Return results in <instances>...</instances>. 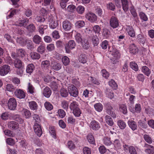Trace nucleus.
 I'll use <instances>...</instances> for the list:
<instances>
[{"label": "nucleus", "instance_id": "obj_29", "mask_svg": "<svg viewBox=\"0 0 154 154\" xmlns=\"http://www.w3.org/2000/svg\"><path fill=\"white\" fill-rule=\"evenodd\" d=\"M33 42L36 44L39 45L42 41V38L37 35H35L32 38Z\"/></svg>", "mask_w": 154, "mask_h": 154}, {"label": "nucleus", "instance_id": "obj_3", "mask_svg": "<svg viewBox=\"0 0 154 154\" xmlns=\"http://www.w3.org/2000/svg\"><path fill=\"white\" fill-rule=\"evenodd\" d=\"M8 106L10 110H15L17 106V102L15 99L14 98H10L8 100Z\"/></svg>", "mask_w": 154, "mask_h": 154}, {"label": "nucleus", "instance_id": "obj_2", "mask_svg": "<svg viewBox=\"0 0 154 154\" xmlns=\"http://www.w3.org/2000/svg\"><path fill=\"white\" fill-rule=\"evenodd\" d=\"M75 43L74 40L69 41L68 43H66L65 45V47L66 52L69 53L71 50L75 48Z\"/></svg>", "mask_w": 154, "mask_h": 154}, {"label": "nucleus", "instance_id": "obj_63", "mask_svg": "<svg viewBox=\"0 0 154 154\" xmlns=\"http://www.w3.org/2000/svg\"><path fill=\"white\" fill-rule=\"evenodd\" d=\"M84 8L82 6H79L76 8L77 12L80 14H82L84 11Z\"/></svg>", "mask_w": 154, "mask_h": 154}, {"label": "nucleus", "instance_id": "obj_42", "mask_svg": "<svg viewBox=\"0 0 154 154\" xmlns=\"http://www.w3.org/2000/svg\"><path fill=\"white\" fill-rule=\"evenodd\" d=\"M68 92L64 88H62L60 90V93L61 96L63 97H66L68 94Z\"/></svg>", "mask_w": 154, "mask_h": 154}, {"label": "nucleus", "instance_id": "obj_22", "mask_svg": "<svg viewBox=\"0 0 154 154\" xmlns=\"http://www.w3.org/2000/svg\"><path fill=\"white\" fill-rule=\"evenodd\" d=\"M128 124L132 130L134 131L137 129V125L134 121L129 120L128 122Z\"/></svg>", "mask_w": 154, "mask_h": 154}, {"label": "nucleus", "instance_id": "obj_30", "mask_svg": "<svg viewBox=\"0 0 154 154\" xmlns=\"http://www.w3.org/2000/svg\"><path fill=\"white\" fill-rule=\"evenodd\" d=\"M141 71L145 75L149 76L150 73L151 71L148 67L146 66H143L142 67Z\"/></svg>", "mask_w": 154, "mask_h": 154}, {"label": "nucleus", "instance_id": "obj_35", "mask_svg": "<svg viewBox=\"0 0 154 154\" xmlns=\"http://www.w3.org/2000/svg\"><path fill=\"white\" fill-rule=\"evenodd\" d=\"M26 40L21 37H18L16 39L17 42L23 46L25 45Z\"/></svg>", "mask_w": 154, "mask_h": 154}, {"label": "nucleus", "instance_id": "obj_20", "mask_svg": "<svg viewBox=\"0 0 154 154\" xmlns=\"http://www.w3.org/2000/svg\"><path fill=\"white\" fill-rule=\"evenodd\" d=\"M25 45L28 49L32 50L34 48V45L31 40L29 39H26L25 42Z\"/></svg>", "mask_w": 154, "mask_h": 154}, {"label": "nucleus", "instance_id": "obj_59", "mask_svg": "<svg viewBox=\"0 0 154 154\" xmlns=\"http://www.w3.org/2000/svg\"><path fill=\"white\" fill-rule=\"evenodd\" d=\"M106 7L108 9L113 11L115 9V5L112 2H110L107 4Z\"/></svg>", "mask_w": 154, "mask_h": 154}, {"label": "nucleus", "instance_id": "obj_25", "mask_svg": "<svg viewBox=\"0 0 154 154\" xmlns=\"http://www.w3.org/2000/svg\"><path fill=\"white\" fill-rule=\"evenodd\" d=\"M29 106L32 110H36L38 108V105L36 102L34 101H31L29 102Z\"/></svg>", "mask_w": 154, "mask_h": 154}, {"label": "nucleus", "instance_id": "obj_4", "mask_svg": "<svg viewBox=\"0 0 154 154\" xmlns=\"http://www.w3.org/2000/svg\"><path fill=\"white\" fill-rule=\"evenodd\" d=\"M109 24L112 28L115 29L119 26V21L116 17L112 16L110 20Z\"/></svg>", "mask_w": 154, "mask_h": 154}, {"label": "nucleus", "instance_id": "obj_32", "mask_svg": "<svg viewBox=\"0 0 154 154\" xmlns=\"http://www.w3.org/2000/svg\"><path fill=\"white\" fill-rule=\"evenodd\" d=\"M81 43L84 49H88L90 47V45L88 41L85 39H83L82 42Z\"/></svg>", "mask_w": 154, "mask_h": 154}, {"label": "nucleus", "instance_id": "obj_49", "mask_svg": "<svg viewBox=\"0 0 154 154\" xmlns=\"http://www.w3.org/2000/svg\"><path fill=\"white\" fill-rule=\"evenodd\" d=\"M143 138L145 141L149 144L151 143L152 142V140L151 137L147 134H144Z\"/></svg>", "mask_w": 154, "mask_h": 154}, {"label": "nucleus", "instance_id": "obj_62", "mask_svg": "<svg viewBox=\"0 0 154 154\" xmlns=\"http://www.w3.org/2000/svg\"><path fill=\"white\" fill-rule=\"evenodd\" d=\"M102 75L103 77L107 79L109 77V74L105 69H103L101 71Z\"/></svg>", "mask_w": 154, "mask_h": 154}, {"label": "nucleus", "instance_id": "obj_23", "mask_svg": "<svg viewBox=\"0 0 154 154\" xmlns=\"http://www.w3.org/2000/svg\"><path fill=\"white\" fill-rule=\"evenodd\" d=\"M137 39L138 41L143 45L146 41V38L143 35L141 34H139L137 36Z\"/></svg>", "mask_w": 154, "mask_h": 154}, {"label": "nucleus", "instance_id": "obj_26", "mask_svg": "<svg viewBox=\"0 0 154 154\" xmlns=\"http://www.w3.org/2000/svg\"><path fill=\"white\" fill-rule=\"evenodd\" d=\"M48 28V26L41 25L38 27V29L40 34L42 35L44 33V30Z\"/></svg>", "mask_w": 154, "mask_h": 154}, {"label": "nucleus", "instance_id": "obj_14", "mask_svg": "<svg viewBox=\"0 0 154 154\" xmlns=\"http://www.w3.org/2000/svg\"><path fill=\"white\" fill-rule=\"evenodd\" d=\"M42 93L45 97L49 98L51 94V91L50 88L46 87L43 89Z\"/></svg>", "mask_w": 154, "mask_h": 154}, {"label": "nucleus", "instance_id": "obj_17", "mask_svg": "<svg viewBox=\"0 0 154 154\" xmlns=\"http://www.w3.org/2000/svg\"><path fill=\"white\" fill-rule=\"evenodd\" d=\"M42 68L45 70H48L49 68L50 64L49 60H46L42 61L41 63Z\"/></svg>", "mask_w": 154, "mask_h": 154}, {"label": "nucleus", "instance_id": "obj_12", "mask_svg": "<svg viewBox=\"0 0 154 154\" xmlns=\"http://www.w3.org/2000/svg\"><path fill=\"white\" fill-rule=\"evenodd\" d=\"M128 34L131 37L134 38L135 36V33L134 29L133 27L130 26L127 27L126 29Z\"/></svg>", "mask_w": 154, "mask_h": 154}, {"label": "nucleus", "instance_id": "obj_10", "mask_svg": "<svg viewBox=\"0 0 154 154\" xmlns=\"http://www.w3.org/2000/svg\"><path fill=\"white\" fill-rule=\"evenodd\" d=\"M34 129L35 132L38 137H40L42 132L41 126L36 123L34 126Z\"/></svg>", "mask_w": 154, "mask_h": 154}, {"label": "nucleus", "instance_id": "obj_38", "mask_svg": "<svg viewBox=\"0 0 154 154\" xmlns=\"http://www.w3.org/2000/svg\"><path fill=\"white\" fill-rule=\"evenodd\" d=\"M85 25V22L83 20L78 21L75 23L76 27L79 28L83 27Z\"/></svg>", "mask_w": 154, "mask_h": 154}, {"label": "nucleus", "instance_id": "obj_52", "mask_svg": "<svg viewBox=\"0 0 154 154\" xmlns=\"http://www.w3.org/2000/svg\"><path fill=\"white\" fill-rule=\"evenodd\" d=\"M78 106V105L77 102H73L70 104L69 107L70 109L73 111L74 110L77 109V108H79Z\"/></svg>", "mask_w": 154, "mask_h": 154}, {"label": "nucleus", "instance_id": "obj_16", "mask_svg": "<svg viewBox=\"0 0 154 154\" xmlns=\"http://www.w3.org/2000/svg\"><path fill=\"white\" fill-rule=\"evenodd\" d=\"M9 128L12 129H17L19 127L18 123L14 121H11L8 123Z\"/></svg>", "mask_w": 154, "mask_h": 154}, {"label": "nucleus", "instance_id": "obj_60", "mask_svg": "<svg viewBox=\"0 0 154 154\" xmlns=\"http://www.w3.org/2000/svg\"><path fill=\"white\" fill-rule=\"evenodd\" d=\"M45 108L48 110H51L53 109L52 105L49 102H46L44 104Z\"/></svg>", "mask_w": 154, "mask_h": 154}, {"label": "nucleus", "instance_id": "obj_46", "mask_svg": "<svg viewBox=\"0 0 154 154\" xmlns=\"http://www.w3.org/2000/svg\"><path fill=\"white\" fill-rule=\"evenodd\" d=\"M114 144L115 147L117 148L118 149H119L121 148V144L119 140L117 139H115L114 141Z\"/></svg>", "mask_w": 154, "mask_h": 154}, {"label": "nucleus", "instance_id": "obj_11", "mask_svg": "<svg viewBox=\"0 0 154 154\" xmlns=\"http://www.w3.org/2000/svg\"><path fill=\"white\" fill-rule=\"evenodd\" d=\"M86 18L89 21L94 22L97 20V18L95 15L92 13H88L85 15Z\"/></svg>", "mask_w": 154, "mask_h": 154}, {"label": "nucleus", "instance_id": "obj_21", "mask_svg": "<svg viewBox=\"0 0 154 154\" xmlns=\"http://www.w3.org/2000/svg\"><path fill=\"white\" fill-rule=\"evenodd\" d=\"M130 52L134 54L137 53L138 51V49L134 44L131 45L129 47Z\"/></svg>", "mask_w": 154, "mask_h": 154}, {"label": "nucleus", "instance_id": "obj_36", "mask_svg": "<svg viewBox=\"0 0 154 154\" xmlns=\"http://www.w3.org/2000/svg\"><path fill=\"white\" fill-rule=\"evenodd\" d=\"M105 92L106 96L108 98L111 99L113 98L114 97V94L111 90L107 89H106Z\"/></svg>", "mask_w": 154, "mask_h": 154}, {"label": "nucleus", "instance_id": "obj_37", "mask_svg": "<svg viewBox=\"0 0 154 154\" xmlns=\"http://www.w3.org/2000/svg\"><path fill=\"white\" fill-rule=\"evenodd\" d=\"M14 118L15 121L19 122L20 124H22V126L25 125L23 120L19 115L15 116Z\"/></svg>", "mask_w": 154, "mask_h": 154}, {"label": "nucleus", "instance_id": "obj_27", "mask_svg": "<svg viewBox=\"0 0 154 154\" xmlns=\"http://www.w3.org/2000/svg\"><path fill=\"white\" fill-rule=\"evenodd\" d=\"M35 66L33 64H29L26 67V72L30 74L33 72Z\"/></svg>", "mask_w": 154, "mask_h": 154}, {"label": "nucleus", "instance_id": "obj_53", "mask_svg": "<svg viewBox=\"0 0 154 154\" xmlns=\"http://www.w3.org/2000/svg\"><path fill=\"white\" fill-rule=\"evenodd\" d=\"M131 67L136 71H138V67L137 63L134 61L131 62L130 63Z\"/></svg>", "mask_w": 154, "mask_h": 154}, {"label": "nucleus", "instance_id": "obj_50", "mask_svg": "<svg viewBox=\"0 0 154 154\" xmlns=\"http://www.w3.org/2000/svg\"><path fill=\"white\" fill-rule=\"evenodd\" d=\"M93 30L95 33L97 35H99L101 28L98 25L94 26L93 27Z\"/></svg>", "mask_w": 154, "mask_h": 154}, {"label": "nucleus", "instance_id": "obj_28", "mask_svg": "<svg viewBox=\"0 0 154 154\" xmlns=\"http://www.w3.org/2000/svg\"><path fill=\"white\" fill-rule=\"evenodd\" d=\"M20 23H19V26H23L25 27L27 25V23L29 22V20L28 19L22 18L20 19L19 20Z\"/></svg>", "mask_w": 154, "mask_h": 154}, {"label": "nucleus", "instance_id": "obj_43", "mask_svg": "<svg viewBox=\"0 0 154 154\" xmlns=\"http://www.w3.org/2000/svg\"><path fill=\"white\" fill-rule=\"evenodd\" d=\"M118 125L122 129H124L126 126L125 123L122 120H120L117 122Z\"/></svg>", "mask_w": 154, "mask_h": 154}, {"label": "nucleus", "instance_id": "obj_58", "mask_svg": "<svg viewBox=\"0 0 154 154\" xmlns=\"http://www.w3.org/2000/svg\"><path fill=\"white\" fill-rule=\"evenodd\" d=\"M137 80L139 81L143 82L144 79V76L142 74H139L137 75Z\"/></svg>", "mask_w": 154, "mask_h": 154}, {"label": "nucleus", "instance_id": "obj_31", "mask_svg": "<svg viewBox=\"0 0 154 154\" xmlns=\"http://www.w3.org/2000/svg\"><path fill=\"white\" fill-rule=\"evenodd\" d=\"M75 39L78 43H81L82 42L83 39H82V36L80 33L76 32L75 35Z\"/></svg>", "mask_w": 154, "mask_h": 154}, {"label": "nucleus", "instance_id": "obj_7", "mask_svg": "<svg viewBox=\"0 0 154 154\" xmlns=\"http://www.w3.org/2000/svg\"><path fill=\"white\" fill-rule=\"evenodd\" d=\"M62 26L64 30L69 31L72 29L73 25L68 21L65 20L62 23Z\"/></svg>", "mask_w": 154, "mask_h": 154}, {"label": "nucleus", "instance_id": "obj_34", "mask_svg": "<svg viewBox=\"0 0 154 154\" xmlns=\"http://www.w3.org/2000/svg\"><path fill=\"white\" fill-rule=\"evenodd\" d=\"M105 121L106 123L110 126H112L113 125V121L110 116L106 115V116Z\"/></svg>", "mask_w": 154, "mask_h": 154}, {"label": "nucleus", "instance_id": "obj_57", "mask_svg": "<svg viewBox=\"0 0 154 154\" xmlns=\"http://www.w3.org/2000/svg\"><path fill=\"white\" fill-rule=\"evenodd\" d=\"M27 29L30 32H32L35 31V27L33 24H31L27 26Z\"/></svg>", "mask_w": 154, "mask_h": 154}, {"label": "nucleus", "instance_id": "obj_51", "mask_svg": "<svg viewBox=\"0 0 154 154\" xmlns=\"http://www.w3.org/2000/svg\"><path fill=\"white\" fill-rule=\"evenodd\" d=\"M87 139L89 143L91 144H94L95 143V140L93 135L91 134H89Z\"/></svg>", "mask_w": 154, "mask_h": 154}, {"label": "nucleus", "instance_id": "obj_6", "mask_svg": "<svg viewBox=\"0 0 154 154\" xmlns=\"http://www.w3.org/2000/svg\"><path fill=\"white\" fill-rule=\"evenodd\" d=\"M10 71V67L7 65H5L2 67L0 69V74L2 76H4Z\"/></svg>", "mask_w": 154, "mask_h": 154}, {"label": "nucleus", "instance_id": "obj_64", "mask_svg": "<svg viewBox=\"0 0 154 154\" xmlns=\"http://www.w3.org/2000/svg\"><path fill=\"white\" fill-rule=\"evenodd\" d=\"M129 152L130 154H137V151L135 148L132 146H130Z\"/></svg>", "mask_w": 154, "mask_h": 154}, {"label": "nucleus", "instance_id": "obj_8", "mask_svg": "<svg viewBox=\"0 0 154 154\" xmlns=\"http://www.w3.org/2000/svg\"><path fill=\"white\" fill-rule=\"evenodd\" d=\"M90 128L94 130H97L100 128V125L99 123L95 120L91 121L90 124Z\"/></svg>", "mask_w": 154, "mask_h": 154}, {"label": "nucleus", "instance_id": "obj_9", "mask_svg": "<svg viewBox=\"0 0 154 154\" xmlns=\"http://www.w3.org/2000/svg\"><path fill=\"white\" fill-rule=\"evenodd\" d=\"M15 96L19 99L24 98L25 97V93L22 90L19 89L16 90L14 92Z\"/></svg>", "mask_w": 154, "mask_h": 154}, {"label": "nucleus", "instance_id": "obj_47", "mask_svg": "<svg viewBox=\"0 0 154 154\" xmlns=\"http://www.w3.org/2000/svg\"><path fill=\"white\" fill-rule=\"evenodd\" d=\"M34 20L37 22L41 23L44 22L45 21V19L42 16H37Z\"/></svg>", "mask_w": 154, "mask_h": 154}, {"label": "nucleus", "instance_id": "obj_1", "mask_svg": "<svg viewBox=\"0 0 154 154\" xmlns=\"http://www.w3.org/2000/svg\"><path fill=\"white\" fill-rule=\"evenodd\" d=\"M68 91L71 96L76 97L78 95V90L73 85H71L69 86Z\"/></svg>", "mask_w": 154, "mask_h": 154}, {"label": "nucleus", "instance_id": "obj_61", "mask_svg": "<svg viewBox=\"0 0 154 154\" xmlns=\"http://www.w3.org/2000/svg\"><path fill=\"white\" fill-rule=\"evenodd\" d=\"M62 62L65 66L67 65L69 62V58L66 56H65L62 59Z\"/></svg>", "mask_w": 154, "mask_h": 154}, {"label": "nucleus", "instance_id": "obj_39", "mask_svg": "<svg viewBox=\"0 0 154 154\" xmlns=\"http://www.w3.org/2000/svg\"><path fill=\"white\" fill-rule=\"evenodd\" d=\"M30 56L33 60L38 59L40 57V55L35 52H32L30 53Z\"/></svg>", "mask_w": 154, "mask_h": 154}, {"label": "nucleus", "instance_id": "obj_54", "mask_svg": "<svg viewBox=\"0 0 154 154\" xmlns=\"http://www.w3.org/2000/svg\"><path fill=\"white\" fill-rule=\"evenodd\" d=\"M5 89L7 91H13L15 90V88L12 85L8 84L6 85Z\"/></svg>", "mask_w": 154, "mask_h": 154}, {"label": "nucleus", "instance_id": "obj_15", "mask_svg": "<svg viewBox=\"0 0 154 154\" xmlns=\"http://www.w3.org/2000/svg\"><path fill=\"white\" fill-rule=\"evenodd\" d=\"M52 68L56 71H58L62 67V64L57 62H54L51 64Z\"/></svg>", "mask_w": 154, "mask_h": 154}, {"label": "nucleus", "instance_id": "obj_24", "mask_svg": "<svg viewBox=\"0 0 154 154\" xmlns=\"http://www.w3.org/2000/svg\"><path fill=\"white\" fill-rule=\"evenodd\" d=\"M14 64L15 67L18 69L21 68L23 66L21 61L18 59H16L14 61Z\"/></svg>", "mask_w": 154, "mask_h": 154}, {"label": "nucleus", "instance_id": "obj_45", "mask_svg": "<svg viewBox=\"0 0 154 154\" xmlns=\"http://www.w3.org/2000/svg\"><path fill=\"white\" fill-rule=\"evenodd\" d=\"M94 107L95 109L99 112L101 111L103 108L102 105L100 103L95 104L94 105Z\"/></svg>", "mask_w": 154, "mask_h": 154}, {"label": "nucleus", "instance_id": "obj_33", "mask_svg": "<svg viewBox=\"0 0 154 154\" xmlns=\"http://www.w3.org/2000/svg\"><path fill=\"white\" fill-rule=\"evenodd\" d=\"M122 8L124 11L126 12L128 9V0H121Z\"/></svg>", "mask_w": 154, "mask_h": 154}, {"label": "nucleus", "instance_id": "obj_40", "mask_svg": "<svg viewBox=\"0 0 154 154\" xmlns=\"http://www.w3.org/2000/svg\"><path fill=\"white\" fill-rule=\"evenodd\" d=\"M92 41L94 46H96L99 43V39L96 35H94L92 37Z\"/></svg>", "mask_w": 154, "mask_h": 154}, {"label": "nucleus", "instance_id": "obj_19", "mask_svg": "<svg viewBox=\"0 0 154 154\" xmlns=\"http://www.w3.org/2000/svg\"><path fill=\"white\" fill-rule=\"evenodd\" d=\"M79 61L81 63H85L87 62V57L85 54H82L79 57Z\"/></svg>", "mask_w": 154, "mask_h": 154}, {"label": "nucleus", "instance_id": "obj_44", "mask_svg": "<svg viewBox=\"0 0 154 154\" xmlns=\"http://www.w3.org/2000/svg\"><path fill=\"white\" fill-rule=\"evenodd\" d=\"M23 113L26 118H29L31 116V113L30 111L26 109H24L23 110Z\"/></svg>", "mask_w": 154, "mask_h": 154}, {"label": "nucleus", "instance_id": "obj_41", "mask_svg": "<svg viewBox=\"0 0 154 154\" xmlns=\"http://www.w3.org/2000/svg\"><path fill=\"white\" fill-rule=\"evenodd\" d=\"M119 109L123 114H125L127 112V110L125 105L123 104L119 105Z\"/></svg>", "mask_w": 154, "mask_h": 154}, {"label": "nucleus", "instance_id": "obj_56", "mask_svg": "<svg viewBox=\"0 0 154 154\" xmlns=\"http://www.w3.org/2000/svg\"><path fill=\"white\" fill-rule=\"evenodd\" d=\"M103 141L104 144L106 146H110L112 143L110 138L108 137H105L103 139Z\"/></svg>", "mask_w": 154, "mask_h": 154}, {"label": "nucleus", "instance_id": "obj_5", "mask_svg": "<svg viewBox=\"0 0 154 154\" xmlns=\"http://www.w3.org/2000/svg\"><path fill=\"white\" fill-rule=\"evenodd\" d=\"M110 52V54L112 55V57L113 59L117 60L120 58L121 54L119 50L117 49L112 48Z\"/></svg>", "mask_w": 154, "mask_h": 154}, {"label": "nucleus", "instance_id": "obj_18", "mask_svg": "<svg viewBox=\"0 0 154 154\" xmlns=\"http://www.w3.org/2000/svg\"><path fill=\"white\" fill-rule=\"evenodd\" d=\"M49 26L51 28L54 29L57 26L58 24L57 21L53 20V19H50L49 20Z\"/></svg>", "mask_w": 154, "mask_h": 154}, {"label": "nucleus", "instance_id": "obj_55", "mask_svg": "<svg viewBox=\"0 0 154 154\" xmlns=\"http://www.w3.org/2000/svg\"><path fill=\"white\" fill-rule=\"evenodd\" d=\"M109 85L114 89H116L117 87V84L113 80H111L109 82Z\"/></svg>", "mask_w": 154, "mask_h": 154}, {"label": "nucleus", "instance_id": "obj_48", "mask_svg": "<svg viewBox=\"0 0 154 154\" xmlns=\"http://www.w3.org/2000/svg\"><path fill=\"white\" fill-rule=\"evenodd\" d=\"M45 46L43 45H41L38 48L37 51L41 54H42L45 52Z\"/></svg>", "mask_w": 154, "mask_h": 154}, {"label": "nucleus", "instance_id": "obj_13", "mask_svg": "<svg viewBox=\"0 0 154 154\" xmlns=\"http://www.w3.org/2000/svg\"><path fill=\"white\" fill-rule=\"evenodd\" d=\"M106 112L107 114L111 116L113 118H115L116 115L115 113L113 112L112 107L109 105H108L106 107Z\"/></svg>", "mask_w": 154, "mask_h": 154}]
</instances>
